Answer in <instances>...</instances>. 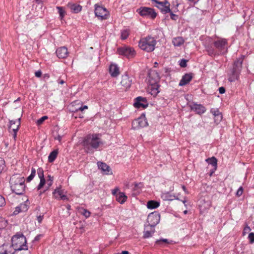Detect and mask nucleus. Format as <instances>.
<instances>
[{"label":"nucleus","mask_w":254,"mask_h":254,"mask_svg":"<svg viewBox=\"0 0 254 254\" xmlns=\"http://www.w3.org/2000/svg\"><path fill=\"white\" fill-rule=\"evenodd\" d=\"M148 126V123L144 115H141L140 117L134 120L132 123V127L134 129H137L141 127H144Z\"/></svg>","instance_id":"obj_10"},{"label":"nucleus","mask_w":254,"mask_h":254,"mask_svg":"<svg viewBox=\"0 0 254 254\" xmlns=\"http://www.w3.org/2000/svg\"><path fill=\"white\" fill-rule=\"evenodd\" d=\"M55 139H58L60 141L62 139V137L60 135H58L57 137L55 138Z\"/></svg>","instance_id":"obj_63"},{"label":"nucleus","mask_w":254,"mask_h":254,"mask_svg":"<svg viewBox=\"0 0 254 254\" xmlns=\"http://www.w3.org/2000/svg\"><path fill=\"white\" fill-rule=\"evenodd\" d=\"M251 230V229L249 226H246L243 230V235H245L246 234L249 233Z\"/></svg>","instance_id":"obj_47"},{"label":"nucleus","mask_w":254,"mask_h":254,"mask_svg":"<svg viewBox=\"0 0 254 254\" xmlns=\"http://www.w3.org/2000/svg\"><path fill=\"white\" fill-rule=\"evenodd\" d=\"M110 73L112 77H117L119 74V68L116 64H112L109 68Z\"/></svg>","instance_id":"obj_25"},{"label":"nucleus","mask_w":254,"mask_h":254,"mask_svg":"<svg viewBox=\"0 0 254 254\" xmlns=\"http://www.w3.org/2000/svg\"><path fill=\"white\" fill-rule=\"evenodd\" d=\"M148 76V82L149 84L158 83L160 80L159 74L155 70H152L149 72Z\"/></svg>","instance_id":"obj_14"},{"label":"nucleus","mask_w":254,"mask_h":254,"mask_svg":"<svg viewBox=\"0 0 254 254\" xmlns=\"http://www.w3.org/2000/svg\"><path fill=\"white\" fill-rule=\"evenodd\" d=\"M37 174L38 177L40 180V182L38 186H37V190H39L45 185L46 183V180L44 178V171L42 168H39L37 170Z\"/></svg>","instance_id":"obj_16"},{"label":"nucleus","mask_w":254,"mask_h":254,"mask_svg":"<svg viewBox=\"0 0 254 254\" xmlns=\"http://www.w3.org/2000/svg\"><path fill=\"white\" fill-rule=\"evenodd\" d=\"M95 14L99 19L104 20L108 18L109 12L105 7L96 4L95 5Z\"/></svg>","instance_id":"obj_7"},{"label":"nucleus","mask_w":254,"mask_h":254,"mask_svg":"<svg viewBox=\"0 0 254 254\" xmlns=\"http://www.w3.org/2000/svg\"><path fill=\"white\" fill-rule=\"evenodd\" d=\"M57 9L58 10V13L60 15L61 20H62L66 14V11L63 7L57 6Z\"/></svg>","instance_id":"obj_32"},{"label":"nucleus","mask_w":254,"mask_h":254,"mask_svg":"<svg viewBox=\"0 0 254 254\" xmlns=\"http://www.w3.org/2000/svg\"><path fill=\"white\" fill-rule=\"evenodd\" d=\"M129 35V30L127 29H124L121 32V38L123 40L126 39Z\"/></svg>","instance_id":"obj_35"},{"label":"nucleus","mask_w":254,"mask_h":254,"mask_svg":"<svg viewBox=\"0 0 254 254\" xmlns=\"http://www.w3.org/2000/svg\"><path fill=\"white\" fill-rule=\"evenodd\" d=\"M243 192V189L242 187H241L236 192V195L238 196H240L242 194Z\"/></svg>","instance_id":"obj_46"},{"label":"nucleus","mask_w":254,"mask_h":254,"mask_svg":"<svg viewBox=\"0 0 254 254\" xmlns=\"http://www.w3.org/2000/svg\"><path fill=\"white\" fill-rule=\"evenodd\" d=\"M43 219V216H39L37 217V220L40 223Z\"/></svg>","instance_id":"obj_55"},{"label":"nucleus","mask_w":254,"mask_h":254,"mask_svg":"<svg viewBox=\"0 0 254 254\" xmlns=\"http://www.w3.org/2000/svg\"><path fill=\"white\" fill-rule=\"evenodd\" d=\"M132 82V77H129L128 74L126 73L122 76L121 84L125 89H127L130 87Z\"/></svg>","instance_id":"obj_12"},{"label":"nucleus","mask_w":254,"mask_h":254,"mask_svg":"<svg viewBox=\"0 0 254 254\" xmlns=\"http://www.w3.org/2000/svg\"><path fill=\"white\" fill-rule=\"evenodd\" d=\"M219 91L220 94H223L225 92V88L224 87H221L219 88Z\"/></svg>","instance_id":"obj_51"},{"label":"nucleus","mask_w":254,"mask_h":254,"mask_svg":"<svg viewBox=\"0 0 254 254\" xmlns=\"http://www.w3.org/2000/svg\"><path fill=\"white\" fill-rule=\"evenodd\" d=\"M164 71H165V72L166 73H167V74H169L171 71V69L170 68H168V67H165L164 68Z\"/></svg>","instance_id":"obj_53"},{"label":"nucleus","mask_w":254,"mask_h":254,"mask_svg":"<svg viewBox=\"0 0 254 254\" xmlns=\"http://www.w3.org/2000/svg\"><path fill=\"white\" fill-rule=\"evenodd\" d=\"M66 210H68V211H69V210H70V208H71V206L70 205L68 204L66 205Z\"/></svg>","instance_id":"obj_61"},{"label":"nucleus","mask_w":254,"mask_h":254,"mask_svg":"<svg viewBox=\"0 0 254 254\" xmlns=\"http://www.w3.org/2000/svg\"><path fill=\"white\" fill-rule=\"evenodd\" d=\"M11 248L14 251L27 250L28 247L26 244V238L22 234H17L13 236L11 239Z\"/></svg>","instance_id":"obj_4"},{"label":"nucleus","mask_w":254,"mask_h":254,"mask_svg":"<svg viewBox=\"0 0 254 254\" xmlns=\"http://www.w3.org/2000/svg\"><path fill=\"white\" fill-rule=\"evenodd\" d=\"M118 190H119L118 189H116L113 190L112 193L113 194H115Z\"/></svg>","instance_id":"obj_59"},{"label":"nucleus","mask_w":254,"mask_h":254,"mask_svg":"<svg viewBox=\"0 0 254 254\" xmlns=\"http://www.w3.org/2000/svg\"><path fill=\"white\" fill-rule=\"evenodd\" d=\"M67 6L75 13L79 12L82 9V6L79 4L68 3Z\"/></svg>","instance_id":"obj_26"},{"label":"nucleus","mask_w":254,"mask_h":254,"mask_svg":"<svg viewBox=\"0 0 254 254\" xmlns=\"http://www.w3.org/2000/svg\"><path fill=\"white\" fill-rule=\"evenodd\" d=\"M206 161L208 162L209 164L212 165V166L215 167V170L216 169L217 165V159L214 157H212L210 158H208L206 159Z\"/></svg>","instance_id":"obj_31"},{"label":"nucleus","mask_w":254,"mask_h":254,"mask_svg":"<svg viewBox=\"0 0 254 254\" xmlns=\"http://www.w3.org/2000/svg\"><path fill=\"white\" fill-rule=\"evenodd\" d=\"M121 254H129V253L127 251H123Z\"/></svg>","instance_id":"obj_64"},{"label":"nucleus","mask_w":254,"mask_h":254,"mask_svg":"<svg viewBox=\"0 0 254 254\" xmlns=\"http://www.w3.org/2000/svg\"><path fill=\"white\" fill-rule=\"evenodd\" d=\"M48 118L47 116H43L37 120V123L38 125H40L42 124V123Z\"/></svg>","instance_id":"obj_45"},{"label":"nucleus","mask_w":254,"mask_h":254,"mask_svg":"<svg viewBox=\"0 0 254 254\" xmlns=\"http://www.w3.org/2000/svg\"><path fill=\"white\" fill-rule=\"evenodd\" d=\"M160 214L157 212H154L150 213L147 219V225L154 227L157 224H158L160 221Z\"/></svg>","instance_id":"obj_9"},{"label":"nucleus","mask_w":254,"mask_h":254,"mask_svg":"<svg viewBox=\"0 0 254 254\" xmlns=\"http://www.w3.org/2000/svg\"><path fill=\"white\" fill-rule=\"evenodd\" d=\"M7 225V221L2 217H0V229H3Z\"/></svg>","instance_id":"obj_37"},{"label":"nucleus","mask_w":254,"mask_h":254,"mask_svg":"<svg viewBox=\"0 0 254 254\" xmlns=\"http://www.w3.org/2000/svg\"><path fill=\"white\" fill-rule=\"evenodd\" d=\"M97 164L99 169H101L105 174H110L111 169L108 165H107L106 163L101 162H98Z\"/></svg>","instance_id":"obj_24"},{"label":"nucleus","mask_w":254,"mask_h":254,"mask_svg":"<svg viewBox=\"0 0 254 254\" xmlns=\"http://www.w3.org/2000/svg\"><path fill=\"white\" fill-rule=\"evenodd\" d=\"M56 54L59 58L64 59L67 56L68 53L65 47H62L57 49Z\"/></svg>","instance_id":"obj_18"},{"label":"nucleus","mask_w":254,"mask_h":254,"mask_svg":"<svg viewBox=\"0 0 254 254\" xmlns=\"http://www.w3.org/2000/svg\"><path fill=\"white\" fill-rule=\"evenodd\" d=\"M191 111L195 112L196 114L201 115L206 111L205 108L201 104L192 103L189 105Z\"/></svg>","instance_id":"obj_13"},{"label":"nucleus","mask_w":254,"mask_h":254,"mask_svg":"<svg viewBox=\"0 0 254 254\" xmlns=\"http://www.w3.org/2000/svg\"><path fill=\"white\" fill-rule=\"evenodd\" d=\"M127 199V196L124 192H120L116 196L117 200L121 204L124 203Z\"/></svg>","instance_id":"obj_27"},{"label":"nucleus","mask_w":254,"mask_h":254,"mask_svg":"<svg viewBox=\"0 0 254 254\" xmlns=\"http://www.w3.org/2000/svg\"><path fill=\"white\" fill-rule=\"evenodd\" d=\"M64 193V190H62L61 187L57 188L53 192V196L55 198L64 200H67L68 198Z\"/></svg>","instance_id":"obj_11"},{"label":"nucleus","mask_w":254,"mask_h":254,"mask_svg":"<svg viewBox=\"0 0 254 254\" xmlns=\"http://www.w3.org/2000/svg\"><path fill=\"white\" fill-rule=\"evenodd\" d=\"M36 174V170L34 168H32L31 173L29 176H28L26 179L27 182H30L31 181L33 180V179L35 176Z\"/></svg>","instance_id":"obj_34"},{"label":"nucleus","mask_w":254,"mask_h":254,"mask_svg":"<svg viewBox=\"0 0 254 254\" xmlns=\"http://www.w3.org/2000/svg\"><path fill=\"white\" fill-rule=\"evenodd\" d=\"M117 52L119 55L123 56L127 59L132 58L136 55L135 51L133 48L126 46L118 48Z\"/></svg>","instance_id":"obj_6"},{"label":"nucleus","mask_w":254,"mask_h":254,"mask_svg":"<svg viewBox=\"0 0 254 254\" xmlns=\"http://www.w3.org/2000/svg\"><path fill=\"white\" fill-rule=\"evenodd\" d=\"M17 131H12V135L14 139H15L16 137V132Z\"/></svg>","instance_id":"obj_54"},{"label":"nucleus","mask_w":254,"mask_h":254,"mask_svg":"<svg viewBox=\"0 0 254 254\" xmlns=\"http://www.w3.org/2000/svg\"><path fill=\"white\" fill-rule=\"evenodd\" d=\"M53 182V180H47V190L52 185Z\"/></svg>","instance_id":"obj_49"},{"label":"nucleus","mask_w":254,"mask_h":254,"mask_svg":"<svg viewBox=\"0 0 254 254\" xmlns=\"http://www.w3.org/2000/svg\"><path fill=\"white\" fill-rule=\"evenodd\" d=\"M156 41L154 37L148 36L141 38L138 43L139 47L142 50L151 52L154 50Z\"/></svg>","instance_id":"obj_5"},{"label":"nucleus","mask_w":254,"mask_h":254,"mask_svg":"<svg viewBox=\"0 0 254 254\" xmlns=\"http://www.w3.org/2000/svg\"><path fill=\"white\" fill-rule=\"evenodd\" d=\"M5 161L2 158L0 157V174L1 173L2 170L5 168Z\"/></svg>","instance_id":"obj_38"},{"label":"nucleus","mask_w":254,"mask_h":254,"mask_svg":"<svg viewBox=\"0 0 254 254\" xmlns=\"http://www.w3.org/2000/svg\"><path fill=\"white\" fill-rule=\"evenodd\" d=\"M81 213L86 218L89 217L90 215V212L88 210L85 209L82 210V212Z\"/></svg>","instance_id":"obj_42"},{"label":"nucleus","mask_w":254,"mask_h":254,"mask_svg":"<svg viewBox=\"0 0 254 254\" xmlns=\"http://www.w3.org/2000/svg\"><path fill=\"white\" fill-rule=\"evenodd\" d=\"M206 51L208 55L210 56H214L216 55V52L215 50L211 46H207L206 48Z\"/></svg>","instance_id":"obj_33"},{"label":"nucleus","mask_w":254,"mask_h":254,"mask_svg":"<svg viewBox=\"0 0 254 254\" xmlns=\"http://www.w3.org/2000/svg\"><path fill=\"white\" fill-rule=\"evenodd\" d=\"M63 211L64 213V215H63L64 217H67L70 215V213L69 211H68V210H65L63 209Z\"/></svg>","instance_id":"obj_50"},{"label":"nucleus","mask_w":254,"mask_h":254,"mask_svg":"<svg viewBox=\"0 0 254 254\" xmlns=\"http://www.w3.org/2000/svg\"><path fill=\"white\" fill-rule=\"evenodd\" d=\"M137 12L142 16L154 19L156 16V13L154 9L147 7H141L137 9Z\"/></svg>","instance_id":"obj_8"},{"label":"nucleus","mask_w":254,"mask_h":254,"mask_svg":"<svg viewBox=\"0 0 254 254\" xmlns=\"http://www.w3.org/2000/svg\"><path fill=\"white\" fill-rule=\"evenodd\" d=\"M244 61V57L237 59L234 63L233 67L228 72V80L230 82H234L239 79L242 64Z\"/></svg>","instance_id":"obj_3"},{"label":"nucleus","mask_w":254,"mask_h":254,"mask_svg":"<svg viewBox=\"0 0 254 254\" xmlns=\"http://www.w3.org/2000/svg\"><path fill=\"white\" fill-rule=\"evenodd\" d=\"M159 206V202L154 200H150L147 203V208L149 209H155Z\"/></svg>","instance_id":"obj_29"},{"label":"nucleus","mask_w":254,"mask_h":254,"mask_svg":"<svg viewBox=\"0 0 254 254\" xmlns=\"http://www.w3.org/2000/svg\"><path fill=\"white\" fill-rule=\"evenodd\" d=\"M141 185H142V184L141 183H139V184L135 183V184H134V187L135 188L140 187V186H141Z\"/></svg>","instance_id":"obj_58"},{"label":"nucleus","mask_w":254,"mask_h":254,"mask_svg":"<svg viewBox=\"0 0 254 254\" xmlns=\"http://www.w3.org/2000/svg\"><path fill=\"white\" fill-rule=\"evenodd\" d=\"M248 238L250 240V243L253 244L254 243V233H250L249 234Z\"/></svg>","instance_id":"obj_39"},{"label":"nucleus","mask_w":254,"mask_h":254,"mask_svg":"<svg viewBox=\"0 0 254 254\" xmlns=\"http://www.w3.org/2000/svg\"><path fill=\"white\" fill-rule=\"evenodd\" d=\"M58 153V152L57 150H55L52 151L50 153L49 157H48L49 162L50 163L53 162L56 158Z\"/></svg>","instance_id":"obj_30"},{"label":"nucleus","mask_w":254,"mask_h":254,"mask_svg":"<svg viewBox=\"0 0 254 254\" xmlns=\"http://www.w3.org/2000/svg\"><path fill=\"white\" fill-rule=\"evenodd\" d=\"M222 119V114L217 115V116L214 117V121L216 124H218Z\"/></svg>","instance_id":"obj_40"},{"label":"nucleus","mask_w":254,"mask_h":254,"mask_svg":"<svg viewBox=\"0 0 254 254\" xmlns=\"http://www.w3.org/2000/svg\"><path fill=\"white\" fill-rule=\"evenodd\" d=\"M189 1L192 2L193 3H196L199 0H188Z\"/></svg>","instance_id":"obj_57"},{"label":"nucleus","mask_w":254,"mask_h":254,"mask_svg":"<svg viewBox=\"0 0 254 254\" xmlns=\"http://www.w3.org/2000/svg\"><path fill=\"white\" fill-rule=\"evenodd\" d=\"M155 232L154 227L149 226L147 225H145V229L143 232V238H148L152 236V235Z\"/></svg>","instance_id":"obj_22"},{"label":"nucleus","mask_w":254,"mask_h":254,"mask_svg":"<svg viewBox=\"0 0 254 254\" xmlns=\"http://www.w3.org/2000/svg\"><path fill=\"white\" fill-rule=\"evenodd\" d=\"M58 82H59V83H60L61 84H63L64 83V80L61 79V80H59L58 81Z\"/></svg>","instance_id":"obj_60"},{"label":"nucleus","mask_w":254,"mask_h":254,"mask_svg":"<svg viewBox=\"0 0 254 254\" xmlns=\"http://www.w3.org/2000/svg\"><path fill=\"white\" fill-rule=\"evenodd\" d=\"M10 126L9 127V131H17L19 129V127L20 125V119L19 118L17 120L13 121L11 120L9 122Z\"/></svg>","instance_id":"obj_20"},{"label":"nucleus","mask_w":254,"mask_h":254,"mask_svg":"<svg viewBox=\"0 0 254 254\" xmlns=\"http://www.w3.org/2000/svg\"><path fill=\"white\" fill-rule=\"evenodd\" d=\"M227 44V41L225 39H222L218 41H215L214 43V46L218 49L219 51H223L226 48V46Z\"/></svg>","instance_id":"obj_19"},{"label":"nucleus","mask_w":254,"mask_h":254,"mask_svg":"<svg viewBox=\"0 0 254 254\" xmlns=\"http://www.w3.org/2000/svg\"><path fill=\"white\" fill-rule=\"evenodd\" d=\"M41 235H37L34 239V241H37L40 239Z\"/></svg>","instance_id":"obj_56"},{"label":"nucleus","mask_w":254,"mask_h":254,"mask_svg":"<svg viewBox=\"0 0 254 254\" xmlns=\"http://www.w3.org/2000/svg\"><path fill=\"white\" fill-rule=\"evenodd\" d=\"M14 253L11 246L8 244H3L0 247V254H13Z\"/></svg>","instance_id":"obj_17"},{"label":"nucleus","mask_w":254,"mask_h":254,"mask_svg":"<svg viewBox=\"0 0 254 254\" xmlns=\"http://www.w3.org/2000/svg\"><path fill=\"white\" fill-rule=\"evenodd\" d=\"M184 40L181 37L174 38L172 40V43L175 46H180L184 43Z\"/></svg>","instance_id":"obj_28"},{"label":"nucleus","mask_w":254,"mask_h":254,"mask_svg":"<svg viewBox=\"0 0 254 254\" xmlns=\"http://www.w3.org/2000/svg\"><path fill=\"white\" fill-rule=\"evenodd\" d=\"M168 240L166 239H161L160 240H157L155 242L156 245L160 246H163L164 244H168Z\"/></svg>","instance_id":"obj_36"},{"label":"nucleus","mask_w":254,"mask_h":254,"mask_svg":"<svg viewBox=\"0 0 254 254\" xmlns=\"http://www.w3.org/2000/svg\"><path fill=\"white\" fill-rule=\"evenodd\" d=\"M187 60H185V59H182L181 60L180 62V65L181 67H185L187 66Z\"/></svg>","instance_id":"obj_43"},{"label":"nucleus","mask_w":254,"mask_h":254,"mask_svg":"<svg viewBox=\"0 0 254 254\" xmlns=\"http://www.w3.org/2000/svg\"><path fill=\"white\" fill-rule=\"evenodd\" d=\"M135 108H139L142 107L146 108L148 106V104L146 103V100L145 98L141 97H138L135 99V102L133 104Z\"/></svg>","instance_id":"obj_15"},{"label":"nucleus","mask_w":254,"mask_h":254,"mask_svg":"<svg viewBox=\"0 0 254 254\" xmlns=\"http://www.w3.org/2000/svg\"><path fill=\"white\" fill-rule=\"evenodd\" d=\"M99 134H89L83 141L84 149L87 153H93V149H97L102 144Z\"/></svg>","instance_id":"obj_1"},{"label":"nucleus","mask_w":254,"mask_h":254,"mask_svg":"<svg viewBox=\"0 0 254 254\" xmlns=\"http://www.w3.org/2000/svg\"><path fill=\"white\" fill-rule=\"evenodd\" d=\"M210 112L213 115L214 117L217 116V115H218L221 114V113L217 109V110L212 109V110H211Z\"/></svg>","instance_id":"obj_44"},{"label":"nucleus","mask_w":254,"mask_h":254,"mask_svg":"<svg viewBox=\"0 0 254 254\" xmlns=\"http://www.w3.org/2000/svg\"><path fill=\"white\" fill-rule=\"evenodd\" d=\"M83 110H84V109H83L82 106H81L80 107H79V108H78V109H77L76 110V111H83Z\"/></svg>","instance_id":"obj_62"},{"label":"nucleus","mask_w":254,"mask_h":254,"mask_svg":"<svg viewBox=\"0 0 254 254\" xmlns=\"http://www.w3.org/2000/svg\"><path fill=\"white\" fill-rule=\"evenodd\" d=\"M25 180L24 177L19 174H14L11 176L9 181L10 188L13 192L16 194H22L25 189Z\"/></svg>","instance_id":"obj_2"},{"label":"nucleus","mask_w":254,"mask_h":254,"mask_svg":"<svg viewBox=\"0 0 254 254\" xmlns=\"http://www.w3.org/2000/svg\"><path fill=\"white\" fill-rule=\"evenodd\" d=\"M41 74H42V72L40 70H38V71H37L35 72V75L36 77H41Z\"/></svg>","instance_id":"obj_52"},{"label":"nucleus","mask_w":254,"mask_h":254,"mask_svg":"<svg viewBox=\"0 0 254 254\" xmlns=\"http://www.w3.org/2000/svg\"><path fill=\"white\" fill-rule=\"evenodd\" d=\"M5 203L4 198L0 195V206H3Z\"/></svg>","instance_id":"obj_48"},{"label":"nucleus","mask_w":254,"mask_h":254,"mask_svg":"<svg viewBox=\"0 0 254 254\" xmlns=\"http://www.w3.org/2000/svg\"><path fill=\"white\" fill-rule=\"evenodd\" d=\"M170 14L171 19L173 20H177L178 19V16L174 13L170 9V12H169Z\"/></svg>","instance_id":"obj_41"},{"label":"nucleus","mask_w":254,"mask_h":254,"mask_svg":"<svg viewBox=\"0 0 254 254\" xmlns=\"http://www.w3.org/2000/svg\"><path fill=\"white\" fill-rule=\"evenodd\" d=\"M159 87V85L158 83L154 84H149V86L148 87L150 93L154 96H156L158 93L159 92L158 88Z\"/></svg>","instance_id":"obj_23"},{"label":"nucleus","mask_w":254,"mask_h":254,"mask_svg":"<svg viewBox=\"0 0 254 254\" xmlns=\"http://www.w3.org/2000/svg\"><path fill=\"white\" fill-rule=\"evenodd\" d=\"M192 78V74L191 73L185 74L180 81L179 85L183 86L189 83Z\"/></svg>","instance_id":"obj_21"}]
</instances>
